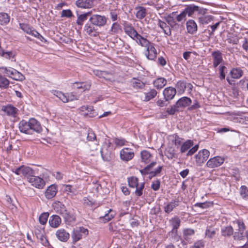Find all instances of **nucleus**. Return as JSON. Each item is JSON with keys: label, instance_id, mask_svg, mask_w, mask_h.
Returning <instances> with one entry per match:
<instances>
[{"label": "nucleus", "instance_id": "nucleus-1", "mask_svg": "<svg viewBox=\"0 0 248 248\" xmlns=\"http://www.w3.org/2000/svg\"><path fill=\"white\" fill-rule=\"evenodd\" d=\"M20 131L27 134L32 135L34 132L40 133L42 131L40 123L34 118H31L29 121L22 120L19 124Z\"/></svg>", "mask_w": 248, "mask_h": 248}, {"label": "nucleus", "instance_id": "nucleus-2", "mask_svg": "<svg viewBox=\"0 0 248 248\" xmlns=\"http://www.w3.org/2000/svg\"><path fill=\"white\" fill-rule=\"evenodd\" d=\"M192 102L191 99L188 97H182L180 98L175 104L171 106L170 108H168L166 112L170 115H173L175 112H178L186 107L189 106Z\"/></svg>", "mask_w": 248, "mask_h": 248}, {"label": "nucleus", "instance_id": "nucleus-3", "mask_svg": "<svg viewBox=\"0 0 248 248\" xmlns=\"http://www.w3.org/2000/svg\"><path fill=\"white\" fill-rule=\"evenodd\" d=\"M114 148L110 140H105L102 145L101 154L104 161L108 162L113 157L112 150Z\"/></svg>", "mask_w": 248, "mask_h": 248}, {"label": "nucleus", "instance_id": "nucleus-4", "mask_svg": "<svg viewBox=\"0 0 248 248\" xmlns=\"http://www.w3.org/2000/svg\"><path fill=\"white\" fill-rule=\"evenodd\" d=\"M193 146V140H186L183 143L181 147L180 152L181 153H184L188 151L186 155L191 156L194 154L198 150L199 145L196 144Z\"/></svg>", "mask_w": 248, "mask_h": 248}, {"label": "nucleus", "instance_id": "nucleus-5", "mask_svg": "<svg viewBox=\"0 0 248 248\" xmlns=\"http://www.w3.org/2000/svg\"><path fill=\"white\" fill-rule=\"evenodd\" d=\"M156 163L155 161H153L150 163L149 165H147L143 169L140 170L141 173L142 175H146L149 174V178H152L156 175L159 174L162 169V166H160L157 167L155 170L150 171L151 169L156 165Z\"/></svg>", "mask_w": 248, "mask_h": 248}, {"label": "nucleus", "instance_id": "nucleus-6", "mask_svg": "<svg viewBox=\"0 0 248 248\" xmlns=\"http://www.w3.org/2000/svg\"><path fill=\"white\" fill-rule=\"evenodd\" d=\"M107 20L108 18L105 16L98 14L92 15L89 18V22L99 27L104 26L107 24Z\"/></svg>", "mask_w": 248, "mask_h": 248}, {"label": "nucleus", "instance_id": "nucleus-7", "mask_svg": "<svg viewBox=\"0 0 248 248\" xmlns=\"http://www.w3.org/2000/svg\"><path fill=\"white\" fill-rule=\"evenodd\" d=\"M209 155L210 152L206 149L199 151L198 153L194 156L196 165L201 166L207 160Z\"/></svg>", "mask_w": 248, "mask_h": 248}, {"label": "nucleus", "instance_id": "nucleus-8", "mask_svg": "<svg viewBox=\"0 0 248 248\" xmlns=\"http://www.w3.org/2000/svg\"><path fill=\"white\" fill-rule=\"evenodd\" d=\"M225 161V158L220 156H214L210 158L206 163L207 167L213 169L220 166Z\"/></svg>", "mask_w": 248, "mask_h": 248}, {"label": "nucleus", "instance_id": "nucleus-9", "mask_svg": "<svg viewBox=\"0 0 248 248\" xmlns=\"http://www.w3.org/2000/svg\"><path fill=\"white\" fill-rule=\"evenodd\" d=\"M124 32L132 39L137 35L138 32L135 30L132 25L126 21H123L122 23Z\"/></svg>", "mask_w": 248, "mask_h": 248}, {"label": "nucleus", "instance_id": "nucleus-10", "mask_svg": "<svg viewBox=\"0 0 248 248\" xmlns=\"http://www.w3.org/2000/svg\"><path fill=\"white\" fill-rule=\"evenodd\" d=\"M184 11L186 15H188V16H191L196 12L200 14H204L205 13L206 9L200 8L193 4H190L187 5Z\"/></svg>", "mask_w": 248, "mask_h": 248}, {"label": "nucleus", "instance_id": "nucleus-11", "mask_svg": "<svg viewBox=\"0 0 248 248\" xmlns=\"http://www.w3.org/2000/svg\"><path fill=\"white\" fill-rule=\"evenodd\" d=\"M146 48L145 55L146 58L150 60H155L157 57V52L155 47L154 44L152 43Z\"/></svg>", "mask_w": 248, "mask_h": 248}, {"label": "nucleus", "instance_id": "nucleus-12", "mask_svg": "<svg viewBox=\"0 0 248 248\" xmlns=\"http://www.w3.org/2000/svg\"><path fill=\"white\" fill-rule=\"evenodd\" d=\"M63 217L66 225L72 226L74 224L76 217L72 210H65L63 212Z\"/></svg>", "mask_w": 248, "mask_h": 248}, {"label": "nucleus", "instance_id": "nucleus-13", "mask_svg": "<svg viewBox=\"0 0 248 248\" xmlns=\"http://www.w3.org/2000/svg\"><path fill=\"white\" fill-rule=\"evenodd\" d=\"M96 0H77L75 5L81 9H89L92 8Z\"/></svg>", "mask_w": 248, "mask_h": 248}, {"label": "nucleus", "instance_id": "nucleus-14", "mask_svg": "<svg viewBox=\"0 0 248 248\" xmlns=\"http://www.w3.org/2000/svg\"><path fill=\"white\" fill-rule=\"evenodd\" d=\"M28 182L34 187L42 189L45 185V181L41 178L38 176H35L34 175L30 178Z\"/></svg>", "mask_w": 248, "mask_h": 248}, {"label": "nucleus", "instance_id": "nucleus-15", "mask_svg": "<svg viewBox=\"0 0 248 248\" xmlns=\"http://www.w3.org/2000/svg\"><path fill=\"white\" fill-rule=\"evenodd\" d=\"M213 58V66L216 68L223 61L222 54L219 50L213 51L211 53Z\"/></svg>", "mask_w": 248, "mask_h": 248}, {"label": "nucleus", "instance_id": "nucleus-16", "mask_svg": "<svg viewBox=\"0 0 248 248\" xmlns=\"http://www.w3.org/2000/svg\"><path fill=\"white\" fill-rule=\"evenodd\" d=\"M79 110L81 114L85 117H93L96 114L92 106H83Z\"/></svg>", "mask_w": 248, "mask_h": 248}, {"label": "nucleus", "instance_id": "nucleus-17", "mask_svg": "<svg viewBox=\"0 0 248 248\" xmlns=\"http://www.w3.org/2000/svg\"><path fill=\"white\" fill-rule=\"evenodd\" d=\"M95 25L93 24L90 22L87 23L84 28V31L91 36H96L98 32L97 31V29L95 27Z\"/></svg>", "mask_w": 248, "mask_h": 248}, {"label": "nucleus", "instance_id": "nucleus-18", "mask_svg": "<svg viewBox=\"0 0 248 248\" xmlns=\"http://www.w3.org/2000/svg\"><path fill=\"white\" fill-rule=\"evenodd\" d=\"M176 93V89L172 87H168L166 88L163 92L164 97L166 101H169L173 99Z\"/></svg>", "mask_w": 248, "mask_h": 248}, {"label": "nucleus", "instance_id": "nucleus-19", "mask_svg": "<svg viewBox=\"0 0 248 248\" xmlns=\"http://www.w3.org/2000/svg\"><path fill=\"white\" fill-rule=\"evenodd\" d=\"M170 226L172 229L171 232L174 235L177 234V230L181 224V219L177 216H175L169 220Z\"/></svg>", "mask_w": 248, "mask_h": 248}, {"label": "nucleus", "instance_id": "nucleus-20", "mask_svg": "<svg viewBox=\"0 0 248 248\" xmlns=\"http://www.w3.org/2000/svg\"><path fill=\"white\" fill-rule=\"evenodd\" d=\"M133 40H135L137 43L139 45L146 48L152 43L146 38L143 37L139 33L134 37Z\"/></svg>", "mask_w": 248, "mask_h": 248}, {"label": "nucleus", "instance_id": "nucleus-21", "mask_svg": "<svg viewBox=\"0 0 248 248\" xmlns=\"http://www.w3.org/2000/svg\"><path fill=\"white\" fill-rule=\"evenodd\" d=\"M57 191V186L55 185H51L46 189L45 196L46 199H51L56 195Z\"/></svg>", "mask_w": 248, "mask_h": 248}, {"label": "nucleus", "instance_id": "nucleus-22", "mask_svg": "<svg viewBox=\"0 0 248 248\" xmlns=\"http://www.w3.org/2000/svg\"><path fill=\"white\" fill-rule=\"evenodd\" d=\"M91 86V83L90 82H76L73 84V88L77 89H82L83 91L90 90Z\"/></svg>", "mask_w": 248, "mask_h": 248}, {"label": "nucleus", "instance_id": "nucleus-23", "mask_svg": "<svg viewBox=\"0 0 248 248\" xmlns=\"http://www.w3.org/2000/svg\"><path fill=\"white\" fill-rule=\"evenodd\" d=\"M186 25L188 33L193 34L197 31V24L193 20L190 19L187 21Z\"/></svg>", "mask_w": 248, "mask_h": 248}, {"label": "nucleus", "instance_id": "nucleus-24", "mask_svg": "<svg viewBox=\"0 0 248 248\" xmlns=\"http://www.w3.org/2000/svg\"><path fill=\"white\" fill-rule=\"evenodd\" d=\"M167 83V80L164 78H158L153 81V85L157 90H161Z\"/></svg>", "mask_w": 248, "mask_h": 248}, {"label": "nucleus", "instance_id": "nucleus-25", "mask_svg": "<svg viewBox=\"0 0 248 248\" xmlns=\"http://www.w3.org/2000/svg\"><path fill=\"white\" fill-rule=\"evenodd\" d=\"M62 222L61 218L58 215L51 216L49 219L48 223L53 228H57Z\"/></svg>", "mask_w": 248, "mask_h": 248}, {"label": "nucleus", "instance_id": "nucleus-26", "mask_svg": "<svg viewBox=\"0 0 248 248\" xmlns=\"http://www.w3.org/2000/svg\"><path fill=\"white\" fill-rule=\"evenodd\" d=\"M220 231L221 235L224 237H230L234 232L233 229L231 225L221 228Z\"/></svg>", "mask_w": 248, "mask_h": 248}, {"label": "nucleus", "instance_id": "nucleus-27", "mask_svg": "<svg viewBox=\"0 0 248 248\" xmlns=\"http://www.w3.org/2000/svg\"><path fill=\"white\" fill-rule=\"evenodd\" d=\"M2 110L5 112L7 115L9 116L15 117L16 114L17 113V109L16 107L9 105L6 106H3Z\"/></svg>", "mask_w": 248, "mask_h": 248}, {"label": "nucleus", "instance_id": "nucleus-28", "mask_svg": "<svg viewBox=\"0 0 248 248\" xmlns=\"http://www.w3.org/2000/svg\"><path fill=\"white\" fill-rule=\"evenodd\" d=\"M91 15V12H87L83 14H77V19L76 23L78 26H82L83 23L86 21L89 16Z\"/></svg>", "mask_w": 248, "mask_h": 248}, {"label": "nucleus", "instance_id": "nucleus-29", "mask_svg": "<svg viewBox=\"0 0 248 248\" xmlns=\"http://www.w3.org/2000/svg\"><path fill=\"white\" fill-rule=\"evenodd\" d=\"M134 156L133 152H130L127 149L122 150L120 152L121 158L124 161L131 160Z\"/></svg>", "mask_w": 248, "mask_h": 248}, {"label": "nucleus", "instance_id": "nucleus-30", "mask_svg": "<svg viewBox=\"0 0 248 248\" xmlns=\"http://www.w3.org/2000/svg\"><path fill=\"white\" fill-rule=\"evenodd\" d=\"M230 75L232 78L239 79L243 75V71L239 67L233 68L230 71Z\"/></svg>", "mask_w": 248, "mask_h": 248}, {"label": "nucleus", "instance_id": "nucleus-31", "mask_svg": "<svg viewBox=\"0 0 248 248\" xmlns=\"http://www.w3.org/2000/svg\"><path fill=\"white\" fill-rule=\"evenodd\" d=\"M135 9L137 10L136 14V17L139 19H143L147 15L146 9L142 6L136 7Z\"/></svg>", "mask_w": 248, "mask_h": 248}, {"label": "nucleus", "instance_id": "nucleus-32", "mask_svg": "<svg viewBox=\"0 0 248 248\" xmlns=\"http://www.w3.org/2000/svg\"><path fill=\"white\" fill-rule=\"evenodd\" d=\"M121 12V10L118 9H111L109 12V16L112 22H117L118 20H120L119 16Z\"/></svg>", "mask_w": 248, "mask_h": 248}, {"label": "nucleus", "instance_id": "nucleus-33", "mask_svg": "<svg viewBox=\"0 0 248 248\" xmlns=\"http://www.w3.org/2000/svg\"><path fill=\"white\" fill-rule=\"evenodd\" d=\"M157 94V91L155 89H150L149 92L145 93L144 101L147 102L154 99Z\"/></svg>", "mask_w": 248, "mask_h": 248}, {"label": "nucleus", "instance_id": "nucleus-34", "mask_svg": "<svg viewBox=\"0 0 248 248\" xmlns=\"http://www.w3.org/2000/svg\"><path fill=\"white\" fill-rule=\"evenodd\" d=\"M141 161L145 164L149 163L152 160L153 156L147 151L144 150L140 153Z\"/></svg>", "mask_w": 248, "mask_h": 248}, {"label": "nucleus", "instance_id": "nucleus-35", "mask_svg": "<svg viewBox=\"0 0 248 248\" xmlns=\"http://www.w3.org/2000/svg\"><path fill=\"white\" fill-rule=\"evenodd\" d=\"M132 87L136 89H143L145 84L139 79L133 78L131 81Z\"/></svg>", "mask_w": 248, "mask_h": 248}, {"label": "nucleus", "instance_id": "nucleus-36", "mask_svg": "<svg viewBox=\"0 0 248 248\" xmlns=\"http://www.w3.org/2000/svg\"><path fill=\"white\" fill-rule=\"evenodd\" d=\"M77 96L73 93H63V103L68 102L77 100Z\"/></svg>", "mask_w": 248, "mask_h": 248}, {"label": "nucleus", "instance_id": "nucleus-37", "mask_svg": "<svg viewBox=\"0 0 248 248\" xmlns=\"http://www.w3.org/2000/svg\"><path fill=\"white\" fill-rule=\"evenodd\" d=\"M121 26L118 22H114L111 26V29L109 31L110 34H115L118 33L121 30Z\"/></svg>", "mask_w": 248, "mask_h": 248}, {"label": "nucleus", "instance_id": "nucleus-38", "mask_svg": "<svg viewBox=\"0 0 248 248\" xmlns=\"http://www.w3.org/2000/svg\"><path fill=\"white\" fill-rule=\"evenodd\" d=\"M178 206V202L174 201L170 202L164 207V211L167 213H170L174 208Z\"/></svg>", "mask_w": 248, "mask_h": 248}, {"label": "nucleus", "instance_id": "nucleus-39", "mask_svg": "<svg viewBox=\"0 0 248 248\" xmlns=\"http://www.w3.org/2000/svg\"><path fill=\"white\" fill-rule=\"evenodd\" d=\"M202 15L198 18L199 23L202 24H207L213 20V16L211 15Z\"/></svg>", "mask_w": 248, "mask_h": 248}, {"label": "nucleus", "instance_id": "nucleus-40", "mask_svg": "<svg viewBox=\"0 0 248 248\" xmlns=\"http://www.w3.org/2000/svg\"><path fill=\"white\" fill-rule=\"evenodd\" d=\"M34 174V171L31 168L25 166L22 175L27 178L28 181H29L30 178H31Z\"/></svg>", "mask_w": 248, "mask_h": 248}, {"label": "nucleus", "instance_id": "nucleus-41", "mask_svg": "<svg viewBox=\"0 0 248 248\" xmlns=\"http://www.w3.org/2000/svg\"><path fill=\"white\" fill-rule=\"evenodd\" d=\"M34 233L37 238L40 237H43V235L45 234V228L40 226H36L34 229Z\"/></svg>", "mask_w": 248, "mask_h": 248}, {"label": "nucleus", "instance_id": "nucleus-42", "mask_svg": "<svg viewBox=\"0 0 248 248\" xmlns=\"http://www.w3.org/2000/svg\"><path fill=\"white\" fill-rule=\"evenodd\" d=\"M9 81L5 77L0 74V88L7 89L9 85Z\"/></svg>", "mask_w": 248, "mask_h": 248}, {"label": "nucleus", "instance_id": "nucleus-43", "mask_svg": "<svg viewBox=\"0 0 248 248\" xmlns=\"http://www.w3.org/2000/svg\"><path fill=\"white\" fill-rule=\"evenodd\" d=\"M176 88L179 93H184L186 89V82L183 80L178 81L176 84Z\"/></svg>", "mask_w": 248, "mask_h": 248}, {"label": "nucleus", "instance_id": "nucleus-44", "mask_svg": "<svg viewBox=\"0 0 248 248\" xmlns=\"http://www.w3.org/2000/svg\"><path fill=\"white\" fill-rule=\"evenodd\" d=\"M240 194L245 200H248V188L246 186H242L240 188Z\"/></svg>", "mask_w": 248, "mask_h": 248}, {"label": "nucleus", "instance_id": "nucleus-45", "mask_svg": "<svg viewBox=\"0 0 248 248\" xmlns=\"http://www.w3.org/2000/svg\"><path fill=\"white\" fill-rule=\"evenodd\" d=\"M128 183L130 187L135 188L139 184V180L136 177L131 176L128 178Z\"/></svg>", "mask_w": 248, "mask_h": 248}, {"label": "nucleus", "instance_id": "nucleus-46", "mask_svg": "<svg viewBox=\"0 0 248 248\" xmlns=\"http://www.w3.org/2000/svg\"><path fill=\"white\" fill-rule=\"evenodd\" d=\"M206 236L209 238H213L215 237L216 232L214 228L211 227H207L205 232Z\"/></svg>", "mask_w": 248, "mask_h": 248}, {"label": "nucleus", "instance_id": "nucleus-47", "mask_svg": "<svg viewBox=\"0 0 248 248\" xmlns=\"http://www.w3.org/2000/svg\"><path fill=\"white\" fill-rule=\"evenodd\" d=\"M195 231L192 229H185L183 231V236L185 240H187L190 237L194 235Z\"/></svg>", "mask_w": 248, "mask_h": 248}, {"label": "nucleus", "instance_id": "nucleus-48", "mask_svg": "<svg viewBox=\"0 0 248 248\" xmlns=\"http://www.w3.org/2000/svg\"><path fill=\"white\" fill-rule=\"evenodd\" d=\"M49 213L48 212H44L42 213L39 217V221L42 225H45L49 217Z\"/></svg>", "mask_w": 248, "mask_h": 248}, {"label": "nucleus", "instance_id": "nucleus-49", "mask_svg": "<svg viewBox=\"0 0 248 248\" xmlns=\"http://www.w3.org/2000/svg\"><path fill=\"white\" fill-rule=\"evenodd\" d=\"M212 205L213 203L209 202H197L194 205V207H199L202 209H207Z\"/></svg>", "mask_w": 248, "mask_h": 248}, {"label": "nucleus", "instance_id": "nucleus-50", "mask_svg": "<svg viewBox=\"0 0 248 248\" xmlns=\"http://www.w3.org/2000/svg\"><path fill=\"white\" fill-rule=\"evenodd\" d=\"M82 234L78 230H74L72 233V238L74 242H76L81 239Z\"/></svg>", "mask_w": 248, "mask_h": 248}, {"label": "nucleus", "instance_id": "nucleus-51", "mask_svg": "<svg viewBox=\"0 0 248 248\" xmlns=\"http://www.w3.org/2000/svg\"><path fill=\"white\" fill-rule=\"evenodd\" d=\"M144 183L139 184L137 186L135 187L136 189L135 191V195L138 197H140L142 195L143 189L144 188Z\"/></svg>", "mask_w": 248, "mask_h": 248}, {"label": "nucleus", "instance_id": "nucleus-52", "mask_svg": "<svg viewBox=\"0 0 248 248\" xmlns=\"http://www.w3.org/2000/svg\"><path fill=\"white\" fill-rule=\"evenodd\" d=\"M10 21V16L6 13H0V22L1 24H7Z\"/></svg>", "mask_w": 248, "mask_h": 248}, {"label": "nucleus", "instance_id": "nucleus-53", "mask_svg": "<svg viewBox=\"0 0 248 248\" xmlns=\"http://www.w3.org/2000/svg\"><path fill=\"white\" fill-rule=\"evenodd\" d=\"M227 72V67L224 65H221L219 66V79L222 80L224 79L226 76V73Z\"/></svg>", "mask_w": 248, "mask_h": 248}, {"label": "nucleus", "instance_id": "nucleus-54", "mask_svg": "<svg viewBox=\"0 0 248 248\" xmlns=\"http://www.w3.org/2000/svg\"><path fill=\"white\" fill-rule=\"evenodd\" d=\"M20 29H22L24 32H26L28 34H30L31 32L32 28L28 24L20 23L19 24Z\"/></svg>", "mask_w": 248, "mask_h": 248}, {"label": "nucleus", "instance_id": "nucleus-55", "mask_svg": "<svg viewBox=\"0 0 248 248\" xmlns=\"http://www.w3.org/2000/svg\"><path fill=\"white\" fill-rule=\"evenodd\" d=\"M114 217V214L111 209L108 211V213L106 214L103 218L106 221H108L112 219Z\"/></svg>", "mask_w": 248, "mask_h": 248}, {"label": "nucleus", "instance_id": "nucleus-56", "mask_svg": "<svg viewBox=\"0 0 248 248\" xmlns=\"http://www.w3.org/2000/svg\"><path fill=\"white\" fill-rule=\"evenodd\" d=\"M235 222L238 225V231L239 232H244V230L246 229V226L243 221L242 219H238L235 221Z\"/></svg>", "mask_w": 248, "mask_h": 248}, {"label": "nucleus", "instance_id": "nucleus-57", "mask_svg": "<svg viewBox=\"0 0 248 248\" xmlns=\"http://www.w3.org/2000/svg\"><path fill=\"white\" fill-rule=\"evenodd\" d=\"M165 21L171 27H173L176 25L174 18L170 15H168L165 17Z\"/></svg>", "mask_w": 248, "mask_h": 248}, {"label": "nucleus", "instance_id": "nucleus-58", "mask_svg": "<svg viewBox=\"0 0 248 248\" xmlns=\"http://www.w3.org/2000/svg\"><path fill=\"white\" fill-rule=\"evenodd\" d=\"M63 17L72 18V17H74V16L71 10L63 9Z\"/></svg>", "mask_w": 248, "mask_h": 248}, {"label": "nucleus", "instance_id": "nucleus-59", "mask_svg": "<svg viewBox=\"0 0 248 248\" xmlns=\"http://www.w3.org/2000/svg\"><path fill=\"white\" fill-rule=\"evenodd\" d=\"M39 240V242L42 244V245L45 247H48L50 245L49 243L46 238L45 234L43 235V237L37 238Z\"/></svg>", "mask_w": 248, "mask_h": 248}, {"label": "nucleus", "instance_id": "nucleus-60", "mask_svg": "<svg viewBox=\"0 0 248 248\" xmlns=\"http://www.w3.org/2000/svg\"><path fill=\"white\" fill-rule=\"evenodd\" d=\"M12 78L16 80L23 81L25 78L23 75L16 70L14 77H12Z\"/></svg>", "mask_w": 248, "mask_h": 248}, {"label": "nucleus", "instance_id": "nucleus-61", "mask_svg": "<svg viewBox=\"0 0 248 248\" xmlns=\"http://www.w3.org/2000/svg\"><path fill=\"white\" fill-rule=\"evenodd\" d=\"M195 248H204L205 246V242L203 240L197 241L192 246Z\"/></svg>", "mask_w": 248, "mask_h": 248}, {"label": "nucleus", "instance_id": "nucleus-62", "mask_svg": "<svg viewBox=\"0 0 248 248\" xmlns=\"http://www.w3.org/2000/svg\"><path fill=\"white\" fill-rule=\"evenodd\" d=\"M160 182L159 180H157L152 182L151 185V188L155 190H158L160 188Z\"/></svg>", "mask_w": 248, "mask_h": 248}, {"label": "nucleus", "instance_id": "nucleus-63", "mask_svg": "<svg viewBox=\"0 0 248 248\" xmlns=\"http://www.w3.org/2000/svg\"><path fill=\"white\" fill-rule=\"evenodd\" d=\"M94 73L96 76L103 78H105V76L108 75V72L104 71L96 70Z\"/></svg>", "mask_w": 248, "mask_h": 248}, {"label": "nucleus", "instance_id": "nucleus-64", "mask_svg": "<svg viewBox=\"0 0 248 248\" xmlns=\"http://www.w3.org/2000/svg\"><path fill=\"white\" fill-rule=\"evenodd\" d=\"M233 234V237L234 240H241L243 239V232H235Z\"/></svg>", "mask_w": 248, "mask_h": 248}]
</instances>
